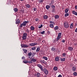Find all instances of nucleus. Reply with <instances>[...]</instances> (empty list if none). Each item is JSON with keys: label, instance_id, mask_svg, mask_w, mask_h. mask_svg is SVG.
Instances as JSON below:
<instances>
[{"label": "nucleus", "instance_id": "nucleus-1", "mask_svg": "<svg viewBox=\"0 0 77 77\" xmlns=\"http://www.w3.org/2000/svg\"><path fill=\"white\" fill-rule=\"evenodd\" d=\"M29 23V21H24L23 22V23L20 24V27L21 28L23 27V26H26V24Z\"/></svg>", "mask_w": 77, "mask_h": 77}, {"label": "nucleus", "instance_id": "nucleus-2", "mask_svg": "<svg viewBox=\"0 0 77 77\" xmlns=\"http://www.w3.org/2000/svg\"><path fill=\"white\" fill-rule=\"evenodd\" d=\"M62 35V33L61 32H60L58 34V35L56 39V41H58L61 38V35Z\"/></svg>", "mask_w": 77, "mask_h": 77}, {"label": "nucleus", "instance_id": "nucleus-3", "mask_svg": "<svg viewBox=\"0 0 77 77\" xmlns=\"http://www.w3.org/2000/svg\"><path fill=\"white\" fill-rule=\"evenodd\" d=\"M63 26L64 27H65V28H66V29H67V28H68L69 27V24H68V23L67 22H64L63 24Z\"/></svg>", "mask_w": 77, "mask_h": 77}, {"label": "nucleus", "instance_id": "nucleus-4", "mask_svg": "<svg viewBox=\"0 0 77 77\" xmlns=\"http://www.w3.org/2000/svg\"><path fill=\"white\" fill-rule=\"evenodd\" d=\"M27 33H24L23 34V36L22 37V39L23 40H26L27 38Z\"/></svg>", "mask_w": 77, "mask_h": 77}, {"label": "nucleus", "instance_id": "nucleus-5", "mask_svg": "<svg viewBox=\"0 0 77 77\" xmlns=\"http://www.w3.org/2000/svg\"><path fill=\"white\" fill-rule=\"evenodd\" d=\"M43 71L46 75H48V70H47V69L44 68V69H43Z\"/></svg>", "mask_w": 77, "mask_h": 77}, {"label": "nucleus", "instance_id": "nucleus-6", "mask_svg": "<svg viewBox=\"0 0 77 77\" xmlns=\"http://www.w3.org/2000/svg\"><path fill=\"white\" fill-rule=\"evenodd\" d=\"M37 66H38V67H39V68L40 69H41V71H43V67H42V65H41L39 64H38Z\"/></svg>", "mask_w": 77, "mask_h": 77}, {"label": "nucleus", "instance_id": "nucleus-7", "mask_svg": "<svg viewBox=\"0 0 77 77\" xmlns=\"http://www.w3.org/2000/svg\"><path fill=\"white\" fill-rule=\"evenodd\" d=\"M21 47L22 48H27L28 47V45L26 44H21Z\"/></svg>", "mask_w": 77, "mask_h": 77}, {"label": "nucleus", "instance_id": "nucleus-8", "mask_svg": "<svg viewBox=\"0 0 77 77\" xmlns=\"http://www.w3.org/2000/svg\"><path fill=\"white\" fill-rule=\"evenodd\" d=\"M38 43H31L29 44L30 46H34V45H37Z\"/></svg>", "mask_w": 77, "mask_h": 77}, {"label": "nucleus", "instance_id": "nucleus-9", "mask_svg": "<svg viewBox=\"0 0 77 77\" xmlns=\"http://www.w3.org/2000/svg\"><path fill=\"white\" fill-rule=\"evenodd\" d=\"M53 29L54 30H55V31H56V30H58V29H59V26H56L55 27H54Z\"/></svg>", "mask_w": 77, "mask_h": 77}, {"label": "nucleus", "instance_id": "nucleus-10", "mask_svg": "<svg viewBox=\"0 0 77 77\" xmlns=\"http://www.w3.org/2000/svg\"><path fill=\"white\" fill-rule=\"evenodd\" d=\"M72 69L73 72H75L76 71V67L75 66H73L72 68Z\"/></svg>", "mask_w": 77, "mask_h": 77}, {"label": "nucleus", "instance_id": "nucleus-11", "mask_svg": "<svg viewBox=\"0 0 77 77\" xmlns=\"http://www.w3.org/2000/svg\"><path fill=\"white\" fill-rule=\"evenodd\" d=\"M72 13L73 14H74L75 15L77 16V12L75 11H72Z\"/></svg>", "mask_w": 77, "mask_h": 77}, {"label": "nucleus", "instance_id": "nucleus-12", "mask_svg": "<svg viewBox=\"0 0 77 77\" xmlns=\"http://www.w3.org/2000/svg\"><path fill=\"white\" fill-rule=\"evenodd\" d=\"M26 8H30V5L29 4H26Z\"/></svg>", "mask_w": 77, "mask_h": 77}, {"label": "nucleus", "instance_id": "nucleus-13", "mask_svg": "<svg viewBox=\"0 0 77 77\" xmlns=\"http://www.w3.org/2000/svg\"><path fill=\"white\" fill-rule=\"evenodd\" d=\"M55 60L56 61H58L59 60V57H55Z\"/></svg>", "mask_w": 77, "mask_h": 77}, {"label": "nucleus", "instance_id": "nucleus-14", "mask_svg": "<svg viewBox=\"0 0 77 77\" xmlns=\"http://www.w3.org/2000/svg\"><path fill=\"white\" fill-rule=\"evenodd\" d=\"M68 49L69 51H72L73 49V48H72V47H68Z\"/></svg>", "mask_w": 77, "mask_h": 77}, {"label": "nucleus", "instance_id": "nucleus-15", "mask_svg": "<svg viewBox=\"0 0 77 77\" xmlns=\"http://www.w3.org/2000/svg\"><path fill=\"white\" fill-rule=\"evenodd\" d=\"M16 24H20V22L19 20H16Z\"/></svg>", "mask_w": 77, "mask_h": 77}, {"label": "nucleus", "instance_id": "nucleus-16", "mask_svg": "<svg viewBox=\"0 0 77 77\" xmlns=\"http://www.w3.org/2000/svg\"><path fill=\"white\" fill-rule=\"evenodd\" d=\"M43 18L44 19H47L48 18V16L47 15H45L43 16Z\"/></svg>", "mask_w": 77, "mask_h": 77}, {"label": "nucleus", "instance_id": "nucleus-17", "mask_svg": "<svg viewBox=\"0 0 77 77\" xmlns=\"http://www.w3.org/2000/svg\"><path fill=\"white\" fill-rule=\"evenodd\" d=\"M30 29L33 31V30H35V27L32 26H31L30 27Z\"/></svg>", "mask_w": 77, "mask_h": 77}, {"label": "nucleus", "instance_id": "nucleus-18", "mask_svg": "<svg viewBox=\"0 0 77 77\" xmlns=\"http://www.w3.org/2000/svg\"><path fill=\"white\" fill-rule=\"evenodd\" d=\"M51 51H56V48L54 47H52L51 48Z\"/></svg>", "mask_w": 77, "mask_h": 77}, {"label": "nucleus", "instance_id": "nucleus-19", "mask_svg": "<svg viewBox=\"0 0 77 77\" xmlns=\"http://www.w3.org/2000/svg\"><path fill=\"white\" fill-rule=\"evenodd\" d=\"M70 29H73V28L74 27V26H73V24L72 23L70 25Z\"/></svg>", "mask_w": 77, "mask_h": 77}, {"label": "nucleus", "instance_id": "nucleus-20", "mask_svg": "<svg viewBox=\"0 0 77 77\" xmlns=\"http://www.w3.org/2000/svg\"><path fill=\"white\" fill-rule=\"evenodd\" d=\"M53 69L54 71H57L58 69V68L56 66H55L54 67Z\"/></svg>", "mask_w": 77, "mask_h": 77}, {"label": "nucleus", "instance_id": "nucleus-21", "mask_svg": "<svg viewBox=\"0 0 77 77\" xmlns=\"http://www.w3.org/2000/svg\"><path fill=\"white\" fill-rule=\"evenodd\" d=\"M39 50H40V47H38L36 50V52H38V51H39Z\"/></svg>", "mask_w": 77, "mask_h": 77}, {"label": "nucleus", "instance_id": "nucleus-22", "mask_svg": "<svg viewBox=\"0 0 77 77\" xmlns=\"http://www.w3.org/2000/svg\"><path fill=\"white\" fill-rule=\"evenodd\" d=\"M37 75V77H40V75H41V74L39 72L37 73V74H36Z\"/></svg>", "mask_w": 77, "mask_h": 77}, {"label": "nucleus", "instance_id": "nucleus-23", "mask_svg": "<svg viewBox=\"0 0 77 77\" xmlns=\"http://www.w3.org/2000/svg\"><path fill=\"white\" fill-rule=\"evenodd\" d=\"M32 62H36V59L33 58L32 59Z\"/></svg>", "mask_w": 77, "mask_h": 77}, {"label": "nucleus", "instance_id": "nucleus-24", "mask_svg": "<svg viewBox=\"0 0 77 77\" xmlns=\"http://www.w3.org/2000/svg\"><path fill=\"white\" fill-rule=\"evenodd\" d=\"M55 18L56 19H58L59 18V16L58 15H56L55 16Z\"/></svg>", "mask_w": 77, "mask_h": 77}, {"label": "nucleus", "instance_id": "nucleus-25", "mask_svg": "<svg viewBox=\"0 0 77 77\" xmlns=\"http://www.w3.org/2000/svg\"><path fill=\"white\" fill-rule=\"evenodd\" d=\"M43 59H44L46 60H48V58L44 56L43 57Z\"/></svg>", "mask_w": 77, "mask_h": 77}, {"label": "nucleus", "instance_id": "nucleus-26", "mask_svg": "<svg viewBox=\"0 0 77 77\" xmlns=\"http://www.w3.org/2000/svg\"><path fill=\"white\" fill-rule=\"evenodd\" d=\"M60 59L61 61H62V62H64V61L65 60V58H61Z\"/></svg>", "mask_w": 77, "mask_h": 77}, {"label": "nucleus", "instance_id": "nucleus-27", "mask_svg": "<svg viewBox=\"0 0 77 77\" xmlns=\"http://www.w3.org/2000/svg\"><path fill=\"white\" fill-rule=\"evenodd\" d=\"M69 11V9H68V8L66 9L65 10V12L66 13H67V12H68V11Z\"/></svg>", "mask_w": 77, "mask_h": 77}, {"label": "nucleus", "instance_id": "nucleus-28", "mask_svg": "<svg viewBox=\"0 0 77 77\" xmlns=\"http://www.w3.org/2000/svg\"><path fill=\"white\" fill-rule=\"evenodd\" d=\"M14 12H18V8H15L14 9Z\"/></svg>", "mask_w": 77, "mask_h": 77}, {"label": "nucleus", "instance_id": "nucleus-29", "mask_svg": "<svg viewBox=\"0 0 77 77\" xmlns=\"http://www.w3.org/2000/svg\"><path fill=\"white\" fill-rule=\"evenodd\" d=\"M32 55V53L31 52H30L28 54V56H29V57L31 56Z\"/></svg>", "mask_w": 77, "mask_h": 77}, {"label": "nucleus", "instance_id": "nucleus-30", "mask_svg": "<svg viewBox=\"0 0 77 77\" xmlns=\"http://www.w3.org/2000/svg\"><path fill=\"white\" fill-rule=\"evenodd\" d=\"M50 6L48 5H47L46 6V8L47 9H48L50 8Z\"/></svg>", "mask_w": 77, "mask_h": 77}, {"label": "nucleus", "instance_id": "nucleus-31", "mask_svg": "<svg viewBox=\"0 0 77 77\" xmlns=\"http://www.w3.org/2000/svg\"><path fill=\"white\" fill-rule=\"evenodd\" d=\"M50 27L51 28H53V27H54V25L53 24H51L50 25Z\"/></svg>", "mask_w": 77, "mask_h": 77}, {"label": "nucleus", "instance_id": "nucleus-32", "mask_svg": "<svg viewBox=\"0 0 77 77\" xmlns=\"http://www.w3.org/2000/svg\"><path fill=\"white\" fill-rule=\"evenodd\" d=\"M23 50L24 51V52L25 53H27V50H26L24 49V48L23 49Z\"/></svg>", "mask_w": 77, "mask_h": 77}, {"label": "nucleus", "instance_id": "nucleus-33", "mask_svg": "<svg viewBox=\"0 0 77 77\" xmlns=\"http://www.w3.org/2000/svg\"><path fill=\"white\" fill-rule=\"evenodd\" d=\"M40 62H41V63H45V61H44V60H41Z\"/></svg>", "mask_w": 77, "mask_h": 77}, {"label": "nucleus", "instance_id": "nucleus-34", "mask_svg": "<svg viewBox=\"0 0 77 77\" xmlns=\"http://www.w3.org/2000/svg\"><path fill=\"white\" fill-rule=\"evenodd\" d=\"M66 14H65L64 15L65 17H66L67 16H69V14H68V13H67Z\"/></svg>", "mask_w": 77, "mask_h": 77}, {"label": "nucleus", "instance_id": "nucleus-35", "mask_svg": "<svg viewBox=\"0 0 77 77\" xmlns=\"http://www.w3.org/2000/svg\"><path fill=\"white\" fill-rule=\"evenodd\" d=\"M73 75L75 76H77V73L76 72H73Z\"/></svg>", "mask_w": 77, "mask_h": 77}, {"label": "nucleus", "instance_id": "nucleus-36", "mask_svg": "<svg viewBox=\"0 0 77 77\" xmlns=\"http://www.w3.org/2000/svg\"><path fill=\"white\" fill-rule=\"evenodd\" d=\"M44 33H45V31H43L40 32V33H41V34H42V35L44 34Z\"/></svg>", "mask_w": 77, "mask_h": 77}, {"label": "nucleus", "instance_id": "nucleus-37", "mask_svg": "<svg viewBox=\"0 0 77 77\" xmlns=\"http://www.w3.org/2000/svg\"><path fill=\"white\" fill-rule=\"evenodd\" d=\"M51 8L53 9H55V6L54 5H52L51 6Z\"/></svg>", "mask_w": 77, "mask_h": 77}, {"label": "nucleus", "instance_id": "nucleus-38", "mask_svg": "<svg viewBox=\"0 0 77 77\" xmlns=\"http://www.w3.org/2000/svg\"><path fill=\"white\" fill-rule=\"evenodd\" d=\"M32 60L29 61H28V63H32Z\"/></svg>", "mask_w": 77, "mask_h": 77}, {"label": "nucleus", "instance_id": "nucleus-39", "mask_svg": "<svg viewBox=\"0 0 77 77\" xmlns=\"http://www.w3.org/2000/svg\"><path fill=\"white\" fill-rule=\"evenodd\" d=\"M36 49V48L35 47H33L32 48V50H35Z\"/></svg>", "mask_w": 77, "mask_h": 77}, {"label": "nucleus", "instance_id": "nucleus-40", "mask_svg": "<svg viewBox=\"0 0 77 77\" xmlns=\"http://www.w3.org/2000/svg\"><path fill=\"white\" fill-rule=\"evenodd\" d=\"M26 32H27V33H29L30 32V31L28 29H26Z\"/></svg>", "mask_w": 77, "mask_h": 77}, {"label": "nucleus", "instance_id": "nucleus-41", "mask_svg": "<svg viewBox=\"0 0 77 77\" xmlns=\"http://www.w3.org/2000/svg\"><path fill=\"white\" fill-rule=\"evenodd\" d=\"M62 56H63V57H65V56H66V54H65V53H63L62 54Z\"/></svg>", "mask_w": 77, "mask_h": 77}, {"label": "nucleus", "instance_id": "nucleus-42", "mask_svg": "<svg viewBox=\"0 0 77 77\" xmlns=\"http://www.w3.org/2000/svg\"><path fill=\"white\" fill-rule=\"evenodd\" d=\"M33 10L34 11H36V10H37V9L35 8H33Z\"/></svg>", "mask_w": 77, "mask_h": 77}, {"label": "nucleus", "instance_id": "nucleus-43", "mask_svg": "<svg viewBox=\"0 0 77 77\" xmlns=\"http://www.w3.org/2000/svg\"><path fill=\"white\" fill-rule=\"evenodd\" d=\"M52 12H56V11H55V9H53L52 10Z\"/></svg>", "mask_w": 77, "mask_h": 77}, {"label": "nucleus", "instance_id": "nucleus-44", "mask_svg": "<svg viewBox=\"0 0 77 77\" xmlns=\"http://www.w3.org/2000/svg\"><path fill=\"white\" fill-rule=\"evenodd\" d=\"M35 21H39V19L36 18L35 19Z\"/></svg>", "mask_w": 77, "mask_h": 77}, {"label": "nucleus", "instance_id": "nucleus-45", "mask_svg": "<svg viewBox=\"0 0 77 77\" xmlns=\"http://www.w3.org/2000/svg\"><path fill=\"white\" fill-rule=\"evenodd\" d=\"M23 62L24 63H27V61L24 60L23 61Z\"/></svg>", "mask_w": 77, "mask_h": 77}, {"label": "nucleus", "instance_id": "nucleus-46", "mask_svg": "<svg viewBox=\"0 0 77 77\" xmlns=\"http://www.w3.org/2000/svg\"><path fill=\"white\" fill-rule=\"evenodd\" d=\"M49 23L50 24H53L54 23V22L52 21H50Z\"/></svg>", "mask_w": 77, "mask_h": 77}, {"label": "nucleus", "instance_id": "nucleus-47", "mask_svg": "<svg viewBox=\"0 0 77 77\" xmlns=\"http://www.w3.org/2000/svg\"><path fill=\"white\" fill-rule=\"evenodd\" d=\"M43 1H44L43 0H39V2L40 3H42Z\"/></svg>", "mask_w": 77, "mask_h": 77}, {"label": "nucleus", "instance_id": "nucleus-48", "mask_svg": "<svg viewBox=\"0 0 77 77\" xmlns=\"http://www.w3.org/2000/svg\"><path fill=\"white\" fill-rule=\"evenodd\" d=\"M35 53H32V57H33L35 56Z\"/></svg>", "mask_w": 77, "mask_h": 77}, {"label": "nucleus", "instance_id": "nucleus-49", "mask_svg": "<svg viewBox=\"0 0 77 77\" xmlns=\"http://www.w3.org/2000/svg\"><path fill=\"white\" fill-rule=\"evenodd\" d=\"M22 59L23 60H24V59H25V57H24V56H23L22 57Z\"/></svg>", "mask_w": 77, "mask_h": 77}, {"label": "nucleus", "instance_id": "nucleus-50", "mask_svg": "<svg viewBox=\"0 0 77 77\" xmlns=\"http://www.w3.org/2000/svg\"><path fill=\"white\" fill-rule=\"evenodd\" d=\"M62 42L64 43L65 42V40H64L63 39V40L62 41Z\"/></svg>", "mask_w": 77, "mask_h": 77}, {"label": "nucleus", "instance_id": "nucleus-51", "mask_svg": "<svg viewBox=\"0 0 77 77\" xmlns=\"http://www.w3.org/2000/svg\"><path fill=\"white\" fill-rule=\"evenodd\" d=\"M62 77V75H59L58 76V77Z\"/></svg>", "mask_w": 77, "mask_h": 77}, {"label": "nucleus", "instance_id": "nucleus-52", "mask_svg": "<svg viewBox=\"0 0 77 77\" xmlns=\"http://www.w3.org/2000/svg\"><path fill=\"white\" fill-rule=\"evenodd\" d=\"M74 45H75V46H77V43H74Z\"/></svg>", "mask_w": 77, "mask_h": 77}, {"label": "nucleus", "instance_id": "nucleus-53", "mask_svg": "<svg viewBox=\"0 0 77 77\" xmlns=\"http://www.w3.org/2000/svg\"><path fill=\"white\" fill-rule=\"evenodd\" d=\"M39 29H41L42 28V27H41V26L39 25V26H38Z\"/></svg>", "mask_w": 77, "mask_h": 77}, {"label": "nucleus", "instance_id": "nucleus-54", "mask_svg": "<svg viewBox=\"0 0 77 77\" xmlns=\"http://www.w3.org/2000/svg\"><path fill=\"white\" fill-rule=\"evenodd\" d=\"M75 32H77V28H76L75 30Z\"/></svg>", "mask_w": 77, "mask_h": 77}, {"label": "nucleus", "instance_id": "nucleus-55", "mask_svg": "<svg viewBox=\"0 0 77 77\" xmlns=\"http://www.w3.org/2000/svg\"><path fill=\"white\" fill-rule=\"evenodd\" d=\"M75 8L76 9H77V5L75 6Z\"/></svg>", "mask_w": 77, "mask_h": 77}, {"label": "nucleus", "instance_id": "nucleus-56", "mask_svg": "<svg viewBox=\"0 0 77 77\" xmlns=\"http://www.w3.org/2000/svg\"><path fill=\"white\" fill-rule=\"evenodd\" d=\"M49 5L50 6H51V5H52V3H50Z\"/></svg>", "mask_w": 77, "mask_h": 77}, {"label": "nucleus", "instance_id": "nucleus-57", "mask_svg": "<svg viewBox=\"0 0 77 77\" xmlns=\"http://www.w3.org/2000/svg\"><path fill=\"white\" fill-rule=\"evenodd\" d=\"M40 25V26H41L42 27H43V26H42V24H41Z\"/></svg>", "mask_w": 77, "mask_h": 77}, {"label": "nucleus", "instance_id": "nucleus-58", "mask_svg": "<svg viewBox=\"0 0 77 77\" xmlns=\"http://www.w3.org/2000/svg\"><path fill=\"white\" fill-rule=\"evenodd\" d=\"M29 59H31V58H32V57H29Z\"/></svg>", "mask_w": 77, "mask_h": 77}, {"label": "nucleus", "instance_id": "nucleus-59", "mask_svg": "<svg viewBox=\"0 0 77 77\" xmlns=\"http://www.w3.org/2000/svg\"><path fill=\"white\" fill-rule=\"evenodd\" d=\"M20 1H21V2H23V1H24V0H20Z\"/></svg>", "mask_w": 77, "mask_h": 77}, {"label": "nucleus", "instance_id": "nucleus-60", "mask_svg": "<svg viewBox=\"0 0 77 77\" xmlns=\"http://www.w3.org/2000/svg\"><path fill=\"white\" fill-rule=\"evenodd\" d=\"M50 33V31H48V33Z\"/></svg>", "mask_w": 77, "mask_h": 77}, {"label": "nucleus", "instance_id": "nucleus-61", "mask_svg": "<svg viewBox=\"0 0 77 77\" xmlns=\"http://www.w3.org/2000/svg\"><path fill=\"white\" fill-rule=\"evenodd\" d=\"M44 77H47V76H46V75Z\"/></svg>", "mask_w": 77, "mask_h": 77}, {"label": "nucleus", "instance_id": "nucleus-62", "mask_svg": "<svg viewBox=\"0 0 77 77\" xmlns=\"http://www.w3.org/2000/svg\"><path fill=\"white\" fill-rule=\"evenodd\" d=\"M32 0V1H33V0Z\"/></svg>", "mask_w": 77, "mask_h": 77}, {"label": "nucleus", "instance_id": "nucleus-63", "mask_svg": "<svg viewBox=\"0 0 77 77\" xmlns=\"http://www.w3.org/2000/svg\"><path fill=\"white\" fill-rule=\"evenodd\" d=\"M28 77H29V76Z\"/></svg>", "mask_w": 77, "mask_h": 77}]
</instances>
